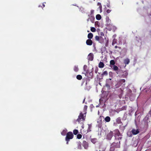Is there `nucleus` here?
Wrapping results in <instances>:
<instances>
[{
	"label": "nucleus",
	"instance_id": "obj_1",
	"mask_svg": "<svg viewBox=\"0 0 151 151\" xmlns=\"http://www.w3.org/2000/svg\"><path fill=\"white\" fill-rule=\"evenodd\" d=\"M73 135L72 132H69L67 134L65 140L67 141V143L68 144V141L69 139H72L73 137Z\"/></svg>",
	"mask_w": 151,
	"mask_h": 151
},
{
	"label": "nucleus",
	"instance_id": "obj_2",
	"mask_svg": "<svg viewBox=\"0 0 151 151\" xmlns=\"http://www.w3.org/2000/svg\"><path fill=\"white\" fill-rule=\"evenodd\" d=\"M95 38L96 40L99 41L100 43H103V41L102 40V37H101L96 36L95 37Z\"/></svg>",
	"mask_w": 151,
	"mask_h": 151
},
{
	"label": "nucleus",
	"instance_id": "obj_3",
	"mask_svg": "<svg viewBox=\"0 0 151 151\" xmlns=\"http://www.w3.org/2000/svg\"><path fill=\"white\" fill-rule=\"evenodd\" d=\"M81 119H82L83 120H84L85 119V118L84 117L83 114L81 113L80 114V115L78 116V118L77 120V121H78V122H79L80 120Z\"/></svg>",
	"mask_w": 151,
	"mask_h": 151
},
{
	"label": "nucleus",
	"instance_id": "obj_4",
	"mask_svg": "<svg viewBox=\"0 0 151 151\" xmlns=\"http://www.w3.org/2000/svg\"><path fill=\"white\" fill-rule=\"evenodd\" d=\"M132 132L133 134L135 135L139 133V131L138 129H133L132 131Z\"/></svg>",
	"mask_w": 151,
	"mask_h": 151
},
{
	"label": "nucleus",
	"instance_id": "obj_5",
	"mask_svg": "<svg viewBox=\"0 0 151 151\" xmlns=\"http://www.w3.org/2000/svg\"><path fill=\"white\" fill-rule=\"evenodd\" d=\"M86 43L88 45H92V41L91 39H88L86 41Z\"/></svg>",
	"mask_w": 151,
	"mask_h": 151
},
{
	"label": "nucleus",
	"instance_id": "obj_6",
	"mask_svg": "<svg viewBox=\"0 0 151 151\" xmlns=\"http://www.w3.org/2000/svg\"><path fill=\"white\" fill-rule=\"evenodd\" d=\"M104 63L101 62H100L99 65V67L100 68H103L104 67Z\"/></svg>",
	"mask_w": 151,
	"mask_h": 151
},
{
	"label": "nucleus",
	"instance_id": "obj_7",
	"mask_svg": "<svg viewBox=\"0 0 151 151\" xmlns=\"http://www.w3.org/2000/svg\"><path fill=\"white\" fill-rule=\"evenodd\" d=\"M93 36V34L92 33H89L88 34V37L89 39H92Z\"/></svg>",
	"mask_w": 151,
	"mask_h": 151
},
{
	"label": "nucleus",
	"instance_id": "obj_8",
	"mask_svg": "<svg viewBox=\"0 0 151 151\" xmlns=\"http://www.w3.org/2000/svg\"><path fill=\"white\" fill-rule=\"evenodd\" d=\"M105 121L106 122H109L110 121V118L109 117L106 116L105 119Z\"/></svg>",
	"mask_w": 151,
	"mask_h": 151
},
{
	"label": "nucleus",
	"instance_id": "obj_9",
	"mask_svg": "<svg viewBox=\"0 0 151 151\" xmlns=\"http://www.w3.org/2000/svg\"><path fill=\"white\" fill-rule=\"evenodd\" d=\"M96 19L98 20H100L101 18V16L100 14H97L96 16Z\"/></svg>",
	"mask_w": 151,
	"mask_h": 151
},
{
	"label": "nucleus",
	"instance_id": "obj_10",
	"mask_svg": "<svg viewBox=\"0 0 151 151\" xmlns=\"http://www.w3.org/2000/svg\"><path fill=\"white\" fill-rule=\"evenodd\" d=\"M88 57H89V59L91 60H92L93 59V57L92 55L91 54H89L88 55Z\"/></svg>",
	"mask_w": 151,
	"mask_h": 151
},
{
	"label": "nucleus",
	"instance_id": "obj_11",
	"mask_svg": "<svg viewBox=\"0 0 151 151\" xmlns=\"http://www.w3.org/2000/svg\"><path fill=\"white\" fill-rule=\"evenodd\" d=\"M124 62L125 64H128L129 62V59H127L124 60Z\"/></svg>",
	"mask_w": 151,
	"mask_h": 151
},
{
	"label": "nucleus",
	"instance_id": "obj_12",
	"mask_svg": "<svg viewBox=\"0 0 151 151\" xmlns=\"http://www.w3.org/2000/svg\"><path fill=\"white\" fill-rule=\"evenodd\" d=\"M76 78L80 80L82 78V77L81 75H78L77 76Z\"/></svg>",
	"mask_w": 151,
	"mask_h": 151
},
{
	"label": "nucleus",
	"instance_id": "obj_13",
	"mask_svg": "<svg viewBox=\"0 0 151 151\" xmlns=\"http://www.w3.org/2000/svg\"><path fill=\"white\" fill-rule=\"evenodd\" d=\"M112 68L114 70H117L118 69V67L117 66L114 65L113 66Z\"/></svg>",
	"mask_w": 151,
	"mask_h": 151
},
{
	"label": "nucleus",
	"instance_id": "obj_14",
	"mask_svg": "<svg viewBox=\"0 0 151 151\" xmlns=\"http://www.w3.org/2000/svg\"><path fill=\"white\" fill-rule=\"evenodd\" d=\"M91 30L92 32H94L96 31V29L93 27H91Z\"/></svg>",
	"mask_w": 151,
	"mask_h": 151
},
{
	"label": "nucleus",
	"instance_id": "obj_15",
	"mask_svg": "<svg viewBox=\"0 0 151 151\" xmlns=\"http://www.w3.org/2000/svg\"><path fill=\"white\" fill-rule=\"evenodd\" d=\"M78 132V131L77 129H75L73 131V134L75 135H76Z\"/></svg>",
	"mask_w": 151,
	"mask_h": 151
},
{
	"label": "nucleus",
	"instance_id": "obj_16",
	"mask_svg": "<svg viewBox=\"0 0 151 151\" xmlns=\"http://www.w3.org/2000/svg\"><path fill=\"white\" fill-rule=\"evenodd\" d=\"M115 63L114 61L113 60H111L110 61V64L111 65H114Z\"/></svg>",
	"mask_w": 151,
	"mask_h": 151
},
{
	"label": "nucleus",
	"instance_id": "obj_17",
	"mask_svg": "<svg viewBox=\"0 0 151 151\" xmlns=\"http://www.w3.org/2000/svg\"><path fill=\"white\" fill-rule=\"evenodd\" d=\"M107 75V72L106 71H104L103 74H102V76H106Z\"/></svg>",
	"mask_w": 151,
	"mask_h": 151
},
{
	"label": "nucleus",
	"instance_id": "obj_18",
	"mask_svg": "<svg viewBox=\"0 0 151 151\" xmlns=\"http://www.w3.org/2000/svg\"><path fill=\"white\" fill-rule=\"evenodd\" d=\"M82 135L81 134H78L77 135V138H78V139H81L82 137Z\"/></svg>",
	"mask_w": 151,
	"mask_h": 151
},
{
	"label": "nucleus",
	"instance_id": "obj_19",
	"mask_svg": "<svg viewBox=\"0 0 151 151\" xmlns=\"http://www.w3.org/2000/svg\"><path fill=\"white\" fill-rule=\"evenodd\" d=\"M74 70L76 72H77L78 70V68L77 67H75L74 68Z\"/></svg>",
	"mask_w": 151,
	"mask_h": 151
},
{
	"label": "nucleus",
	"instance_id": "obj_20",
	"mask_svg": "<svg viewBox=\"0 0 151 151\" xmlns=\"http://www.w3.org/2000/svg\"><path fill=\"white\" fill-rule=\"evenodd\" d=\"M97 5L99 6L100 8H101V4L100 3H98L97 4Z\"/></svg>",
	"mask_w": 151,
	"mask_h": 151
},
{
	"label": "nucleus",
	"instance_id": "obj_21",
	"mask_svg": "<svg viewBox=\"0 0 151 151\" xmlns=\"http://www.w3.org/2000/svg\"><path fill=\"white\" fill-rule=\"evenodd\" d=\"M125 81V80L124 79H122L120 80L121 82L124 83Z\"/></svg>",
	"mask_w": 151,
	"mask_h": 151
},
{
	"label": "nucleus",
	"instance_id": "obj_22",
	"mask_svg": "<svg viewBox=\"0 0 151 151\" xmlns=\"http://www.w3.org/2000/svg\"><path fill=\"white\" fill-rule=\"evenodd\" d=\"M111 12V10L110 9H108L106 11V12L108 13H109Z\"/></svg>",
	"mask_w": 151,
	"mask_h": 151
},
{
	"label": "nucleus",
	"instance_id": "obj_23",
	"mask_svg": "<svg viewBox=\"0 0 151 151\" xmlns=\"http://www.w3.org/2000/svg\"><path fill=\"white\" fill-rule=\"evenodd\" d=\"M109 135H110V138H111V137H112V134H111V133H109Z\"/></svg>",
	"mask_w": 151,
	"mask_h": 151
},
{
	"label": "nucleus",
	"instance_id": "obj_24",
	"mask_svg": "<svg viewBox=\"0 0 151 151\" xmlns=\"http://www.w3.org/2000/svg\"><path fill=\"white\" fill-rule=\"evenodd\" d=\"M117 47H117V46H115V48H117Z\"/></svg>",
	"mask_w": 151,
	"mask_h": 151
},
{
	"label": "nucleus",
	"instance_id": "obj_25",
	"mask_svg": "<svg viewBox=\"0 0 151 151\" xmlns=\"http://www.w3.org/2000/svg\"><path fill=\"white\" fill-rule=\"evenodd\" d=\"M61 134H62V135H64V134H63V132H62V133H61Z\"/></svg>",
	"mask_w": 151,
	"mask_h": 151
},
{
	"label": "nucleus",
	"instance_id": "obj_26",
	"mask_svg": "<svg viewBox=\"0 0 151 151\" xmlns=\"http://www.w3.org/2000/svg\"><path fill=\"white\" fill-rule=\"evenodd\" d=\"M112 68V66H111V65L110 66Z\"/></svg>",
	"mask_w": 151,
	"mask_h": 151
},
{
	"label": "nucleus",
	"instance_id": "obj_27",
	"mask_svg": "<svg viewBox=\"0 0 151 151\" xmlns=\"http://www.w3.org/2000/svg\"><path fill=\"white\" fill-rule=\"evenodd\" d=\"M109 80H111V78H110V79H109Z\"/></svg>",
	"mask_w": 151,
	"mask_h": 151
},
{
	"label": "nucleus",
	"instance_id": "obj_28",
	"mask_svg": "<svg viewBox=\"0 0 151 151\" xmlns=\"http://www.w3.org/2000/svg\"><path fill=\"white\" fill-rule=\"evenodd\" d=\"M64 131H65L64 130L63 131V132H63H63H64Z\"/></svg>",
	"mask_w": 151,
	"mask_h": 151
},
{
	"label": "nucleus",
	"instance_id": "obj_29",
	"mask_svg": "<svg viewBox=\"0 0 151 151\" xmlns=\"http://www.w3.org/2000/svg\"><path fill=\"white\" fill-rule=\"evenodd\" d=\"M64 131H65L64 130L63 131V132H63H63H64Z\"/></svg>",
	"mask_w": 151,
	"mask_h": 151
}]
</instances>
